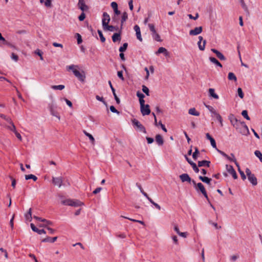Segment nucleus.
I'll use <instances>...</instances> for the list:
<instances>
[{
	"instance_id": "obj_25",
	"label": "nucleus",
	"mask_w": 262,
	"mask_h": 262,
	"mask_svg": "<svg viewBox=\"0 0 262 262\" xmlns=\"http://www.w3.org/2000/svg\"><path fill=\"white\" fill-rule=\"evenodd\" d=\"M112 40L114 42L121 40L120 33H116L112 36Z\"/></svg>"
},
{
	"instance_id": "obj_3",
	"label": "nucleus",
	"mask_w": 262,
	"mask_h": 262,
	"mask_svg": "<svg viewBox=\"0 0 262 262\" xmlns=\"http://www.w3.org/2000/svg\"><path fill=\"white\" fill-rule=\"evenodd\" d=\"M52 183L55 186H57L58 187H60L61 186H68L70 185V183L68 179L62 177H53Z\"/></svg>"
},
{
	"instance_id": "obj_41",
	"label": "nucleus",
	"mask_w": 262,
	"mask_h": 262,
	"mask_svg": "<svg viewBox=\"0 0 262 262\" xmlns=\"http://www.w3.org/2000/svg\"><path fill=\"white\" fill-rule=\"evenodd\" d=\"M148 26L149 28L150 31L151 32V34L155 33L156 32V30L155 28V26L152 24H148Z\"/></svg>"
},
{
	"instance_id": "obj_54",
	"label": "nucleus",
	"mask_w": 262,
	"mask_h": 262,
	"mask_svg": "<svg viewBox=\"0 0 262 262\" xmlns=\"http://www.w3.org/2000/svg\"><path fill=\"white\" fill-rule=\"evenodd\" d=\"M188 16L189 17V18L190 19L196 20V19L198 18L199 15V14L197 13L195 14V16H193L191 14H188Z\"/></svg>"
},
{
	"instance_id": "obj_12",
	"label": "nucleus",
	"mask_w": 262,
	"mask_h": 262,
	"mask_svg": "<svg viewBox=\"0 0 262 262\" xmlns=\"http://www.w3.org/2000/svg\"><path fill=\"white\" fill-rule=\"evenodd\" d=\"M202 27H196L189 31V34L190 35H197L202 32Z\"/></svg>"
},
{
	"instance_id": "obj_48",
	"label": "nucleus",
	"mask_w": 262,
	"mask_h": 262,
	"mask_svg": "<svg viewBox=\"0 0 262 262\" xmlns=\"http://www.w3.org/2000/svg\"><path fill=\"white\" fill-rule=\"evenodd\" d=\"M238 171L241 174V176L242 177V179L243 180H245L246 179V175L245 174L244 172L242 171L240 169V167H238Z\"/></svg>"
},
{
	"instance_id": "obj_58",
	"label": "nucleus",
	"mask_w": 262,
	"mask_h": 262,
	"mask_svg": "<svg viewBox=\"0 0 262 262\" xmlns=\"http://www.w3.org/2000/svg\"><path fill=\"white\" fill-rule=\"evenodd\" d=\"M45 5L47 7H51V0H46L45 2Z\"/></svg>"
},
{
	"instance_id": "obj_38",
	"label": "nucleus",
	"mask_w": 262,
	"mask_h": 262,
	"mask_svg": "<svg viewBox=\"0 0 262 262\" xmlns=\"http://www.w3.org/2000/svg\"><path fill=\"white\" fill-rule=\"evenodd\" d=\"M127 46H128L127 43H123V46L119 48V51L120 52H124L126 50Z\"/></svg>"
},
{
	"instance_id": "obj_32",
	"label": "nucleus",
	"mask_w": 262,
	"mask_h": 262,
	"mask_svg": "<svg viewBox=\"0 0 262 262\" xmlns=\"http://www.w3.org/2000/svg\"><path fill=\"white\" fill-rule=\"evenodd\" d=\"M199 179L203 182L206 183L208 184H209L210 183V181L211 180V179H209L208 177L202 176H200Z\"/></svg>"
},
{
	"instance_id": "obj_15",
	"label": "nucleus",
	"mask_w": 262,
	"mask_h": 262,
	"mask_svg": "<svg viewBox=\"0 0 262 262\" xmlns=\"http://www.w3.org/2000/svg\"><path fill=\"white\" fill-rule=\"evenodd\" d=\"M30 226H31V228L32 230L33 231H34V232H37V233L38 234H46V233L45 230H43V229H40H40H38V228H37L35 227V226L33 224H32V223H31V224H30Z\"/></svg>"
},
{
	"instance_id": "obj_22",
	"label": "nucleus",
	"mask_w": 262,
	"mask_h": 262,
	"mask_svg": "<svg viewBox=\"0 0 262 262\" xmlns=\"http://www.w3.org/2000/svg\"><path fill=\"white\" fill-rule=\"evenodd\" d=\"M104 30H107L109 31H118V28L117 27H114L113 26H109L108 24L104 27L103 28Z\"/></svg>"
},
{
	"instance_id": "obj_7",
	"label": "nucleus",
	"mask_w": 262,
	"mask_h": 262,
	"mask_svg": "<svg viewBox=\"0 0 262 262\" xmlns=\"http://www.w3.org/2000/svg\"><path fill=\"white\" fill-rule=\"evenodd\" d=\"M110 21V15L104 12L103 13V18H102V26L103 28L108 24Z\"/></svg>"
},
{
	"instance_id": "obj_17",
	"label": "nucleus",
	"mask_w": 262,
	"mask_h": 262,
	"mask_svg": "<svg viewBox=\"0 0 262 262\" xmlns=\"http://www.w3.org/2000/svg\"><path fill=\"white\" fill-rule=\"evenodd\" d=\"M229 119L230 120L231 124L235 127H237V123H238V120L234 117V116L232 114H231L229 116Z\"/></svg>"
},
{
	"instance_id": "obj_2",
	"label": "nucleus",
	"mask_w": 262,
	"mask_h": 262,
	"mask_svg": "<svg viewBox=\"0 0 262 262\" xmlns=\"http://www.w3.org/2000/svg\"><path fill=\"white\" fill-rule=\"evenodd\" d=\"M60 202L63 205L73 207L80 206L83 204L82 202L78 200L71 199L69 198H60Z\"/></svg>"
},
{
	"instance_id": "obj_37",
	"label": "nucleus",
	"mask_w": 262,
	"mask_h": 262,
	"mask_svg": "<svg viewBox=\"0 0 262 262\" xmlns=\"http://www.w3.org/2000/svg\"><path fill=\"white\" fill-rule=\"evenodd\" d=\"M255 155L259 159L260 161L262 162V154L259 150H255L254 152Z\"/></svg>"
},
{
	"instance_id": "obj_30",
	"label": "nucleus",
	"mask_w": 262,
	"mask_h": 262,
	"mask_svg": "<svg viewBox=\"0 0 262 262\" xmlns=\"http://www.w3.org/2000/svg\"><path fill=\"white\" fill-rule=\"evenodd\" d=\"M25 219L27 221L31 222L32 221L31 208H30L28 212L25 214Z\"/></svg>"
},
{
	"instance_id": "obj_43",
	"label": "nucleus",
	"mask_w": 262,
	"mask_h": 262,
	"mask_svg": "<svg viewBox=\"0 0 262 262\" xmlns=\"http://www.w3.org/2000/svg\"><path fill=\"white\" fill-rule=\"evenodd\" d=\"M199 154V151L198 148H195V151L192 154V158L194 160H196L197 159L198 154Z\"/></svg>"
},
{
	"instance_id": "obj_61",
	"label": "nucleus",
	"mask_w": 262,
	"mask_h": 262,
	"mask_svg": "<svg viewBox=\"0 0 262 262\" xmlns=\"http://www.w3.org/2000/svg\"><path fill=\"white\" fill-rule=\"evenodd\" d=\"M137 39L140 41H142V38L141 34V31L136 33Z\"/></svg>"
},
{
	"instance_id": "obj_29",
	"label": "nucleus",
	"mask_w": 262,
	"mask_h": 262,
	"mask_svg": "<svg viewBox=\"0 0 262 262\" xmlns=\"http://www.w3.org/2000/svg\"><path fill=\"white\" fill-rule=\"evenodd\" d=\"M228 78L229 80H233L235 82L237 81V78L235 74L232 72H229L228 73Z\"/></svg>"
},
{
	"instance_id": "obj_36",
	"label": "nucleus",
	"mask_w": 262,
	"mask_h": 262,
	"mask_svg": "<svg viewBox=\"0 0 262 262\" xmlns=\"http://www.w3.org/2000/svg\"><path fill=\"white\" fill-rule=\"evenodd\" d=\"M152 36L154 39L157 40V41H161V39L160 38V35L157 33V32H155V33L151 34Z\"/></svg>"
},
{
	"instance_id": "obj_50",
	"label": "nucleus",
	"mask_w": 262,
	"mask_h": 262,
	"mask_svg": "<svg viewBox=\"0 0 262 262\" xmlns=\"http://www.w3.org/2000/svg\"><path fill=\"white\" fill-rule=\"evenodd\" d=\"M205 107L209 111V112L212 114L215 110L214 109V108L209 105L205 104Z\"/></svg>"
},
{
	"instance_id": "obj_23",
	"label": "nucleus",
	"mask_w": 262,
	"mask_h": 262,
	"mask_svg": "<svg viewBox=\"0 0 262 262\" xmlns=\"http://www.w3.org/2000/svg\"><path fill=\"white\" fill-rule=\"evenodd\" d=\"M209 60L214 64H215L216 66H218L220 68H222V64L214 57H209Z\"/></svg>"
},
{
	"instance_id": "obj_45",
	"label": "nucleus",
	"mask_w": 262,
	"mask_h": 262,
	"mask_svg": "<svg viewBox=\"0 0 262 262\" xmlns=\"http://www.w3.org/2000/svg\"><path fill=\"white\" fill-rule=\"evenodd\" d=\"M237 94L241 98H243L244 95L242 89L241 88L237 89Z\"/></svg>"
},
{
	"instance_id": "obj_53",
	"label": "nucleus",
	"mask_w": 262,
	"mask_h": 262,
	"mask_svg": "<svg viewBox=\"0 0 262 262\" xmlns=\"http://www.w3.org/2000/svg\"><path fill=\"white\" fill-rule=\"evenodd\" d=\"M110 111L113 112V113H116L117 114H120V112L119 111H118L116 108L115 107L112 105L110 106Z\"/></svg>"
},
{
	"instance_id": "obj_20",
	"label": "nucleus",
	"mask_w": 262,
	"mask_h": 262,
	"mask_svg": "<svg viewBox=\"0 0 262 262\" xmlns=\"http://www.w3.org/2000/svg\"><path fill=\"white\" fill-rule=\"evenodd\" d=\"M248 179L253 185H256L257 184V179L254 174L248 177Z\"/></svg>"
},
{
	"instance_id": "obj_55",
	"label": "nucleus",
	"mask_w": 262,
	"mask_h": 262,
	"mask_svg": "<svg viewBox=\"0 0 262 262\" xmlns=\"http://www.w3.org/2000/svg\"><path fill=\"white\" fill-rule=\"evenodd\" d=\"M216 118L219 121V122H220L221 126L222 127L223 126V119H222V118L221 116V115H217V117Z\"/></svg>"
},
{
	"instance_id": "obj_16",
	"label": "nucleus",
	"mask_w": 262,
	"mask_h": 262,
	"mask_svg": "<svg viewBox=\"0 0 262 262\" xmlns=\"http://www.w3.org/2000/svg\"><path fill=\"white\" fill-rule=\"evenodd\" d=\"M108 84H109V85L110 86V88H111V90H112V91L113 92V95L114 96L115 99L117 103L118 104H120V100L119 98L118 97V96H117V95L116 94V92H115V90L114 88V87L113 86L111 81H108Z\"/></svg>"
},
{
	"instance_id": "obj_64",
	"label": "nucleus",
	"mask_w": 262,
	"mask_h": 262,
	"mask_svg": "<svg viewBox=\"0 0 262 262\" xmlns=\"http://www.w3.org/2000/svg\"><path fill=\"white\" fill-rule=\"evenodd\" d=\"M210 143H211V146L213 148H215L217 149L216 148V142H215V140L214 139L211 140Z\"/></svg>"
},
{
	"instance_id": "obj_56",
	"label": "nucleus",
	"mask_w": 262,
	"mask_h": 262,
	"mask_svg": "<svg viewBox=\"0 0 262 262\" xmlns=\"http://www.w3.org/2000/svg\"><path fill=\"white\" fill-rule=\"evenodd\" d=\"M111 5L113 10L117 9L118 8V4H117L116 2H112Z\"/></svg>"
},
{
	"instance_id": "obj_63",
	"label": "nucleus",
	"mask_w": 262,
	"mask_h": 262,
	"mask_svg": "<svg viewBox=\"0 0 262 262\" xmlns=\"http://www.w3.org/2000/svg\"><path fill=\"white\" fill-rule=\"evenodd\" d=\"M77 43H78V44H80L82 41V38H81V36L78 33H77Z\"/></svg>"
},
{
	"instance_id": "obj_8",
	"label": "nucleus",
	"mask_w": 262,
	"mask_h": 262,
	"mask_svg": "<svg viewBox=\"0 0 262 262\" xmlns=\"http://www.w3.org/2000/svg\"><path fill=\"white\" fill-rule=\"evenodd\" d=\"M226 168L228 172L232 175L234 179H236L237 178L236 172L232 166L226 165Z\"/></svg>"
},
{
	"instance_id": "obj_57",
	"label": "nucleus",
	"mask_w": 262,
	"mask_h": 262,
	"mask_svg": "<svg viewBox=\"0 0 262 262\" xmlns=\"http://www.w3.org/2000/svg\"><path fill=\"white\" fill-rule=\"evenodd\" d=\"M11 58L15 61H17L18 59V57L17 55L15 54L14 53H12Z\"/></svg>"
},
{
	"instance_id": "obj_40",
	"label": "nucleus",
	"mask_w": 262,
	"mask_h": 262,
	"mask_svg": "<svg viewBox=\"0 0 262 262\" xmlns=\"http://www.w3.org/2000/svg\"><path fill=\"white\" fill-rule=\"evenodd\" d=\"M142 91L144 93H145V94L146 95L149 96V89H148V88L146 86H145L144 85H142Z\"/></svg>"
},
{
	"instance_id": "obj_27",
	"label": "nucleus",
	"mask_w": 262,
	"mask_h": 262,
	"mask_svg": "<svg viewBox=\"0 0 262 262\" xmlns=\"http://www.w3.org/2000/svg\"><path fill=\"white\" fill-rule=\"evenodd\" d=\"M137 96L139 99V102L140 104H143V103H145V101L144 100V95L140 93V92H138L137 93Z\"/></svg>"
},
{
	"instance_id": "obj_60",
	"label": "nucleus",
	"mask_w": 262,
	"mask_h": 262,
	"mask_svg": "<svg viewBox=\"0 0 262 262\" xmlns=\"http://www.w3.org/2000/svg\"><path fill=\"white\" fill-rule=\"evenodd\" d=\"M14 133L15 134V136H16V137L18 138V139L19 141H21L22 140V138H21V136L20 134L19 133H18L17 132V130L14 132Z\"/></svg>"
},
{
	"instance_id": "obj_14",
	"label": "nucleus",
	"mask_w": 262,
	"mask_h": 262,
	"mask_svg": "<svg viewBox=\"0 0 262 262\" xmlns=\"http://www.w3.org/2000/svg\"><path fill=\"white\" fill-rule=\"evenodd\" d=\"M196 188L198 190H200L204 196H207L205 189L201 183H198Z\"/></svg>"
},
{
	"instance_id": "obj_4",
	"label": "nucleus",
	"mask_w": 262,
	"mask_h": 262,
	"mask_svg": "<svg viewBox=\"0 0 262 262\" xmlns=\"http://www.w3.org/2000/svg\"><path fill=\"white\" fill-rule=\"evenodd\" d=\"M132 123L133 126L135 127V128L144 134L146 133V130L144 126L137 119H134L132 120Z\"/></svg>"
},
{
	"instance_id": "obj_26",
	"label": "nucleus",
	"mask_w": 262,
	"mask_h": 262,
	"mask_svg": "<svg viewBox=\"0 0 262 262\" xmlns=\"http://www.w3.org/2000/svg\"><path fill=\"white\" fill-rule=\"evenodd\" d=\"M188 113L190 115L195 116H199L200 115V113L198 112L195 108H190L188 111Z\"/></svg>"
},
{
	"instance_id": "obj_47",
	"label": "nucleus",
	"mask_w": 262,
	"mask_h": 262,
	"mask_svg": "<svg viewBox=\"0 0 262 262\" xmlns=\"http://www.w3.org/2000/svg\"><path fill=\"white\" fill-rule=\"evenodd\" d=\"M147 199L149 201H150L152 204H154V205L155 206V207L158 209V210L161 209L160 206L157 203L154 202L152 200L150 199V198H147Z\"/></svg>"
},
{
	"instance_id": "obj_44",
	"label": "nucleus",
	"mask_w": 262,
	"mask_h": 262,
	"mask_svg": "<svg viewBox=\"0 0 262 262\" xmlns=\"http://www.w3.org/2000/svg\"><path fill=\"white\" fill-rule=\"evenodd\" d=\"M190 165L192 166L193 170L196 172V173H198L199 171V169L198 168V167H197L196 164L194 162H193L192 163H190Z\"/></svg>"
},
{
	"instance_id": "obj_21",
	"label": "nucleus",
	"mask_w": 262,
	"mask_h": 262,
	"mask_svg": "<svg viewBox=\"0 0 262 262\" xmlns=\"http://www.w3.org/2000/svg\"><path fill=\"white\" fill-rule=\"evenodd\" d=\"M210 161L206 160H203L201 161H199L198 162V166L199 167H203V166H207L209 167L210 166Z\"/></svg>"
},
{
	"instance_id": "obj_9",
	"label": "nucleus",
	"mask_w": 262,
	"mask_h": 262,
	"mask_svg": "<svg viewBox=\"0 0 262 262\" xmlns=\"http://www.w3.org/2000/svg\"><path fill=\"white\" fill-rule=\"evenodd\" d=\"M199 41L198 42L199 48L200 50L203 51L205 49V45H206V40H204L203 37L201 36H200L199 37Z\"/></svg>"
},
{
	"instance_id": "obj_59",
	"label": "nucleus",
	"mask_w": 262,
	"mask_h": 262,
	"mask_svg": "<svg viewBox=\"0 0 262 262\" xmlns=\"http://www.w3.org/2000/svg\"><path fill=\"white\" fill-rule=\"evenodd\" d=\"M118 76L122 80H124V77L123 76V72L120 71H118L117 73Z\"/></svg>"
},
{
	"instance_id": "obj_42",
	"label": "nucleus",
	"mask_w": 262,
	"mask_h": 262,
	"mask_svg": "<svg viewBox=\"0 0 262 262\" xmlns=\"http://www.w3.org/2000/svg\"><path fill=\"white\" fill-rule=\"evenodd\" d=\"M10 124V126H7V128H8L9 130H10L12 131V132L14 133V132H15V131L16 130V127H15V126L14 125V124L13 122V123H11V124Z\"/></svg>"
},
{
	"instance_id": "obj_18",
	"label": "nucleus",
	"mask_w": 262,
	"mask_h": 262,
	"mask_svg": "<svg viewBox=\"0 0 262 262\" xmlns=\"http://www.w3.org/2000/svg\"><path fill=\"white\" fill-rule=\"evenodd\" d=\"M180 178L182 182H191V178L189 176V175L187 173H183L180 176Z\"/></svg>"
},
{
	"instance_id": "obj_51",
	"label": "nucleus",
	"mask_w": 262,
	"mask_h": 262,
	"mask_svg": "<svg viewBox=\"0 0 262 262\" xmlns=\"http://www.w3.org/2000/svg\"><path fill=\"white\" fill-rule=\"evenodd\" d=\"M218 152L221 154L223 156L226 158L228 160H230V157L228 156L226 154H225L224 152L217 149Z\"/></svg>"
},
{
	"instance_id": "obj_19",
	"label": "nucleus",
	"mask_w": 262,
	"mask_h": 262,
	"mask_svg": "<svg viewBox=\"0 0 262 262\" xmlns=\"http://www.w3.org/2000/svg\"><path fill=\"white\" fill-rule=\"evenodd\" d=\"M208 93H209V96L215 99H218L219 98V97L218 95H217L215 93V90L214 89L210 88L208 90Z\"/></svg>"
},
{
	"instance_id": "obj_34",
	"label": "nucleus",
	"mask_w": 262,
	"mask_h": 262,
	"mask_svg": "<svg viewBox=\"0 0 262 262\" xmlns=\"http://www.w3.org/2000/svg\"><path fill=\"white\" fill-rule=\"evenodd\" d=\"M65 88L64 85H52L51 88L53 90H62Z\"/></svg>"
},
{
	"instance_id": "obj_24",
	"label": "nucleus",
	"mask_w": 262,
	"mask_h": 262,
	"mask_svg": "<svg viewBox=\"0 0 262 262\" xmlns=\"http://www.w3.org/2000/svg\"><path fill=\"white\" fill-rule=\"evenodd\" d=\"M156 141L159 145H162L164 143L163 138L160 135L156 136Z\"/></svg>"
},
{
	"instance_id": "obj_52",
	"label": "nucleus",
	"mask_w": 262,
	"mask_h": 262,
	"mask_svg": "<svg viewBox=\"0 0 262 262\" xmlns=\"http://www.w3.org/2000/svg\"><path fill=\"white\" fill-rule=\"evenodd\" d=\"M85 18V14L84 12H82L81 14L79 16L78 19L80 21H83Z\"/></svg>"
},
{
	"instance_id": "obj_31",
	"label": "nucleus",
	"mask_w": 262,
	"mask_h": 262,
	"mask_svg": "<svg viewBox=\"0 0 262 262\" xmlns=\"http://www.w3.org/2000/svg\"><path fill=\"white\" fill-rule=\"evenodd\" d=\"M128 18V15L127 13L126 12H124L122 14V17H121V28H122V26L123 24V23L127 20Z\"/></svg>"
},
{
	"instance_id": "obj_62",
	"label": "nucleus",
	"mask_w": 262,
	"mask_h": 262,
	"mask_svg": "<svg viewBox=\"0 0 262 262\" xmlns=\"http://www.w3.org/2000/svg\"><path fill=\"white\" fill-rule=\"evenodd\" d=\"M128 5H129V9L132 11L133 10V8H134V5H133V0H130L128 2Z\"/></svg>"
},
{
	"instance_id": "obj_49",
	"label": "nucleus",
	"mask_w": 262,
	"mask_h": 262,
	"mask_svg": "<svg viewBox=\"0 0 262 262\" xmlns=\"http://www.w3.org/2000/svg\"><path fill=\"white\" fill-rule=\"evenodd\" d=\"M231 156L233 157V158H230V160H229L231 161H233L235 164L236 166L237 167H239V164L237 162L235 158H234V156L233 154H231Z\"/></svg>"
},
{
	"instance_id": "obj_6",
	"label": "nucleus",
	"mask_w": 262,
	"mask_h": 262,
	"mask_svg": "<svg viewBox=\"0 0 262 262\" xmlns=\"http://www.w3.org/2000/svg\"><path fill=\"white\" fill-rule=\"evenodd\" d=\"M78 8L82 11H87L89 9V7L86 5L85 0H78Z\"/></svg>"
},
{
	"instance_id": "obj_33",
	"label": "nucleus",
	"mask_w": 262,
	"mask_h": 262,
	"mask_svg": "<svg viewBox=\"0 0 262 262\" xmlns=\"http://www.w3.org/2000/svg\"><path fill=\"white\" fill-rule=\"evenodd\" d=\"M83 133L84 134V135L88 137L89 139L91 140V141L94 143V141H95V139L93 137V136L90 134V133L86 132L85 130H83Z\"/></svg>"
},
{
	"instance_id": "obj_46",
	"label": "nucleus",
	"mask_w": 262,
	"mask_h": 262,
	"mask_svg": "<svg viewBox=\"0 0 262 262\" xmlns=\"http://www.w3.org/2000/svg\"><path fill=\"white\" fill-rule=\"evenodd\" d=\"M98 34H99V37L100 38L101 41L102 42H104L105 41V38L103 36L102 32L101 31H100V30H98Z\"/></svg>"
},
{
	"instance_id": "obj_39",
	"label": "nucleus",
	"mask_w": 262,
	"mask_h": 262,
	"mask_svg": "<svg viewBox=\"0 0 262 262\" xmlns=\"http://www.w3.org/2000/svg\"><path fill=\"white\" fill-rule=\"evenodd\" d=\"M242 115L247 120H250V118L248 115V112L246 110H244L242 112Z\"/></svg>"
},
{
	"instance_id": "obj_28",
	"label": "nucleus",
	"mask_w": 262,
	"mask_h": 262,
	"mask_svg": "<svg viewBox=\"0 0 262 262\" xmlns=\"http://www.w3.org/2000/svg\"><path fill=\"white\" fill-rule=\"evenodd\" d=\"M57 237H54L51 238L50 237H47L42 240V242H50L54 243L57 240Z\"/></svg>"
},
{
	"instance_id": "obj_1",
	"label": "nucleus",
	"mask_w": 262,
	"mask_h": 262,
	"mask_svg": "<svg viewBox=\"0 0 262 262\" xmlns=\"http://www.w3.org/2000/svg\"><path fill=\"white\" fill-rule=\"evenodd\" d=\"M78 68V66L72 64L67 66V69L68 71H72L75 76L77 77L79 80L81 82H84L85 79V72L83 71H82L81 72H80L77 69Z\"/></svg>"
},
{
	"instance_id": "obj_10",
	"label": "nucleus",
	"mask_w": 262,
	"mask_h": 262,
	"mask_svg": "<svg viewBox=\"0 0 262 262\" xmlns=\"http://www.w3.org/2000/svg\"><path fill=\"white\" fill-rule=\"evenodd\" d=\"M240 124L242 126L241 133L244 135H246L248 134H249V129H248V126L245 124V123L243 121V122H240Z\"/></svg>"
},
{
	"instance_id": "obj_35",
	"label": "nucleus",
	"mask_w": 262,
	"mask_h": 262,
	"mask_svg": "<svg viewBox=\"0 0 262 262\" xmlns=\"http://www.w3.org/2000/svg\"><path fill=\"white\" fill-rule=\"evenodd\" d=\"M26 180L33 179L34 181H36L37 179V178L33 174H29L25 176Z\"/></svg>"
},
{
	"instance_id": "obj_13",
	"label": "nucleus",
	"mask_w": 262,
	"mask_h": 262,
	"mask_svg": "<svg viewBox=\"0 0 262 262\" xmlns=\"http://www.w3.org/2000/svg\"><path fill=\"white\" fill-rule=\"evenodd\" d=\"M211 51L216 54L217 57L219 59H220L221 60H226V57L224 56V55L221 52H220L218 50H217L215 49H211Z\"/></svg>"
},
{
	"instance_id": "obj_5",
	"label": "nucleus",
	"mask_w": 262,
	"mask_h": 262,
	"mask_svg": "<svg viewBox=\"0 0 262 262\" xmlns=\"http://www.w3.org/2000/svg\"><path fill=\"white\" fill-rule=\"evenodd\" d=\"M140 104V110L143 116L148 115L150 113V110L148 104H145L144 103Z\"/></svg>"
},
{
	"instance_id": "obj_11",
	"label": "nucleus",
	"mask_w": 262,
	"mask_h": 262,
	"mask_svg": "<svg viewBox=\"0 0 262 262\" xmlns=\"http://www.w3.org/2000/svg\"><path fill=\"white\" fill-rule=\"evenodd\" d=\"M161 53L164 54V55L166 57L169 56V52L167 51V50L164 47H160L158 51L156 52V55H159Z\"/></svg>"
}]
</instances>
